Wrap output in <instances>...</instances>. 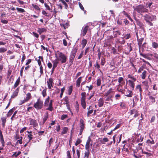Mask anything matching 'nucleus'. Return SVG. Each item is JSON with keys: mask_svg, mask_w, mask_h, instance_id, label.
Masks as SVG:
<instances>
[{"mask_svg": "<svg viewBox=\"0 0 158 158\" xmlns=\"http://www.w3.org/2000/svg\"><path fill=\"white\" fill-rule=\"evenodd\" d=\"M143 84L144 85V86H146V87L147 88H148V82L147 81H145L143 82Z\"/></svg>", "mask_w": 158, "mask_h": 158, "instance_id": "57", "label": "nucleus"}, {"mask_svg": "<svg viewBox=\"0 0 158 158\" xmlns=\"http://www.w3.org/2000/svg\"><path fill=\"white\" fill-rule=\"evenodd\" d=\"M81 152L80 150L77 149L76 150V152L78 158H79L80 157V153Z\"/></svg>", "mask_w": 158, "mask_h": 158, "instance_id": "64", "label": "nucleus"}, {"mask_svg": "<svg viewBox=\"0 0 158 158\" xmlns=\"http://www.w3.org/2000/svg\"><path fill=\"white\" fill-rule=\"evenodd\" d=\"M65 88L64 87L62 88L61 89V93L60 95V97L61 98L62 97V95L63 94V93L65 90Z\"/></svg>", "mask_w": 158, "mask_h": 158, "instance_id": "50", "label": "nucleus"}, {"mask_svg": "<svg viewBox=\"0 0 158 158\" xmlns=\"http://www.w3.org/2000/svg\"><path fill=\"white\" fill-rule=\"evenodd\" d=\"M104 102V100H103V99L102 98H100L98 102V106L99 107H101L103 105V103Z\"/></svg>", "mask_w": 158, "mask_h": 158, "instance_id": "17", "label": "nucleus"}, {"mask_svg": "<svg viewBox=\"0 0 158 158\" xmlns=\"http://www.w3.org/2000/svg\"><path fill=\"white\" fill-rule=\"evenodd\" d=\"M81 104L84 109H85L86 106L85 99L81 100Z\"/></svg>", "mask_w": 158, "mask_h": 158, "instance_id": "20", "label": "nucleus"}, {"mask_svg": "<svg viewBox=\"0 0 158 158\" xmlns=\"http://www.w3.org/2000/svg\"><path fill=\"white\" fill-rule=\"evenodd\" d=\"M80 130L83 131L85 128V124L83 120L82 119L80 120Z\"/></svg>", "mask_w": 158, "mask_h": 158, "instance_id": "12", "label": "nucleus"}, {"mask_svg": "<svg viewBox=\"0 0 158 158\" xmlns=\"http://www.w3.org/2000/svg\"><path fill=\"white\" fill-rule=\"evenodd\" d=\"M82 78V77H80L76 80V85L77 87H79L80 86Z\"/></svg>", "mask_w": 158, "mask_h": 158, "instance_id": "14", "label": "nucleus"}, {"mask_svg": "<svg viewBox=\"0 0 158 158\" xmlns=\"http://www.w3.org/2000/svg\"><path fill=\"white\" fill-rule=\"evenodd\" d=\"M73 91V86L72 85L70 86L68 90V94L69 95H71Z\"/></svg>", "mask_w": 158, "mask_h": 158, "instance_id": "37", "label": "nucleus"}, {"mask_svg": "<svg viewBox=\"0 0 158 158\" xmlns=\"http://www.w3.org/2000/svg\"><path fill=\"white\" fill-rule=\"evenodd\" d=\"M113 34L114 36V37L115 38L117 37L118 36L120 35L121 32L119 31L118 30H114L113 31Z\"/></svg>", "mask_w": 158, "mask_h": 158, "instance_id": "18", "label": "nucleus"}, {"mask_svg": "<svg viewBox=\"0 0 158 158\" xmlns=\"http://www.w3.org/2000/svg\"><path fill=\"white\" fill-rule=\"evenodd\" d=\"M128 77L129 78H131L132 79L133 81H136V78H135L134 77L132 76L131 75L129 74L128 75Z\"/></svg>", "mask_w": 158, "mask_h": 158, "instance_id": "46", "label": "nucleus"}, {"mask_svg": "<svg viewBox=\"0 0 158 158\" xmlns=\"http://www.w3.org/2000/svg\"><path fill=\"white\" fill-rule=\"evenodd\" d=\"M19 91V88H17L14 92L13 94L11 96V98H14L17 96Z\"/></svg>", "mask_w": 158, "mask_h": 158, "instance_id": "13", "label": "nucleus"}, {"mask_svg": "<svg viewBox=\"0 0 158 158\" xmlns=\"http://www.w3.org/2000/svg\"><path fill=\"white\" fill-rule=\"evenodd\" d=\"M93 110L92 109L88 110L87 114V116L88 117H89V114L92 113L93 112Z\"/></svg>", "mask_w": 158, "mask_h": 158, "instance_id": "55", "label": "nucleus"}, {"mask_svg": "<svg viewBox=\"0 0 158 158\" xmlns=\"http://www.w3.org/2000/svg\"><path fill=\"white\" fill-rule=\"evenodd\" d=\"M105 63H106V61H105V59L102 58L101 59V64L103 66L105 64Z\"/></svg>", "mask_w": 158, "mask_h": 158, "instance_id": "56", "label": "nucleus"}, {"mask_svg": "<svg viewBox=\"0 0 158 158\" xmlns=\"http://www.w3.org/2000/svg\"><path fill=\"white\" fill-rule=\"evenodd\" d=\"M149 98L151 100V101L152 103H154L155 102V99L154 97L152 96H150L149 97Z\"/></svg>", "mask_w": 158, "mask_h": 158, "instance_id": "42", "label": "nucleus"}, {"mask_svg": "<svg viewBox=\"0 0 158 158\" xmlns=\"http://www.w3.org/2000/svg\"><path fill=\"white\" fill-rule=\"evenodd\" d=\"M16 9L17 11L20 13H23L25 12V10L23 8L17 7Z\"/></svg>", "mask_w": 158, "mask_h": 158, "instance_id": "43", "label": "nucleus"}, {"mask_svg": "<svg viewBox=\"0 0 158 158\" xmlns=\"http://www.w3.org/2000/svg\"><path fill=\"white\" fill-rule=\"evenodd\" d=\"M49 97H48L45 100L44 102V106H48V104H49Z\"/></svg>", "mask_w": 158, "mask_h": 158, "instance_id": "35", "label": "nucleus"}, {"mask_svg": "<svg viewBox=\"0 0 158 158\" xmlns=\"http://www.w3.org/2000/svg\"><path fill=\"white\" fill-rule=\"evenodd\" d=\"M94 66L96 68H97L98 69H99L100 68V65L97 62H96V63L94 65Z\"/></svg>", "mask_w": 158, "mask_h": 158, "instance_id": "60", "label": "nucleus"}, {"mask_svg": "<svg viewBox=\"0 0 158 158\" xmlns=\"http://www.w3.org/2000/svg\"><path fill=\"white\" fill-rule=\"evenodd\" d=\"M0 140L1 143L2 144V146L3 147L4 146L5 142L3 139V135L2 134V132L0 130Z\"/></svg>", "mask_w": 158, "mask_h": 158, "instance_id": "11", "label": "nucleus"}, {"mask_svg": "<svg viewBox=\"0 0 158 158\" xmlns=\"http://www.w3.org/2000/svg\"><path fill=\"white\" fill-rule=\"evenodd\" d=\"M125 95L128 97H131L133 95V93L131 91L128 90Z\"/></svg>", "mask_w": 158, "mask_h": 158, "instance_id": "23", "label": "nucleus"}, {"mask_svg": "<svg viewBox=\"0 0 158 158\" xmlns=\"http://www.w3.org/2000/svg\"><path fill=\"white\" fill-rule=\"evenodd\" d=\"M121 126V124L120 123V124H118L115 127L114 129H113V131H114L116 129L119 128Z\"/></svg>", "mask_w": 158, "mask_h": 158, "instance_id": "58", "label": "nucleus"}, {"mask_svg": "<svg viewBox=\"0 0 158 158\" xmlns=\"http://www.w3.org/2000/svg\"><path fill=\"white\" fill-rule=\"evenodd\" d=\"M15 107H14L10 110H9L7 114H6V116L7 117H10L13 113L14 111L15 110Z\"/></svg>", "mask_w": 158, "mask_h": 158, "instance_id": "15", "label": "nucleus"}, {"mask_svg": "<svg viewBox=\"0 0 158 158\" xmlns=\"http://www.w3.org/2000/svg\"><path fill=\"white\" fill-rule=\"evenodd\" d=\"M146 71H144L142 73L141 75V77L143 79H145L146 77Z\"/></svg>", "mask_w": 158, "mask_h": 158, "instance_id": "45", "label": "nucleus"}, {"mask_svg": "<svg viewBox=\"0 0 158 158\" xmlns=\"http://www.w3.org/2000/svg\"><path fill=\"white\" fill-rule=\"evenodd\" d=\"M113 89L112 88H110L109 90L105 93V95L106 96H108L109 95L111 94L113 91Z\"/></svg>", "mask_w": 158, "mask_h": 158, "instance_id": "25", "label": "nucleus"}, {"mask_svg": "<svg viewBox=\"0 0 158 158\" xmlns=\"http://www.w3.org/2000/svg\"><path fill=\"white\" fill-rule=\"evenodd\" d=\"M143 40V38H141L138 40V44L139 45H141Z\"/></svg>", "mask_w": 158, "mask_h": 158, "instance_id": "59", "label": "nucleus"}, {"mask_svg": "<svg viewBox=\"0 0 158 158\" xmlns=\"http://www.w3.org/2000/svg\"><path fill=\"white\" fill-rule=\"evenodd\" d=\"M30 125H32L34 127H36L38 126V124L36 120L31 119L30 120Z\"/></svg>", "mask_w": 158, "mask_h": 158, "instance_id": "10", "label": "nucleus"}, {"mask_svg": "<svg viewBox=\"0 0 158 158\" xmlns=\"http://www.w3.org/2000/svg\"><path fill=\"white\" fill-rule=\"evenodd\" d=\"M32 6L35 9L39 10H40V9L38 5L36 4H32Z\"/></svg>", "mask_w": 158, "mask_h": 158, "instance_id": "44", "label": "nucleus"}, {"mask_svg": "<svg viewBox=\"0 0 158 158\" xmlns=\"http://www.w3.org/2000/svg\"><path fill=\"white\" fill-rule=\"evenodd\" d=\"M64 104H67L69 103V98L68 97L66 96L64 98Z\"/></svg>", "mask_w": 158, "mask_h": 158, "instance_id": "39", "label": "nucleus"}, {"mask_svg": "<svg viewBox=\"0 0 158 158\" xmlns=\"http://www.w3.org/2000/svg\"><path fill=\"white\" fill-rule=\"evenodd\" d=\"M52 63L53 64V67L54 68H56L57 66L58 62L56 60L52 61Z\"/></svg>", "mask_w": 158, "mask_h": 158, "instance_id": "36", "label": "nucleus"}, {"mask_svg": "<svg viewBox=\"0 0 158 158\" xmlns=\"http://www.w3.org/2000/svg\"><path fill=\"white\" fill-rule=\"evenodd\" d=\"M53 80L52 78H50L47 81V83L49 89H51L52 87H53L52 84H53Z\"/></svg>", "mask_w": 158, "mask_h": 158, "instance_id": "8", "label": "nucleus"}, {"mask_svg": "<svg viewBox=\"0 0 158 158\" xmlns=\"http://www.w3.org/2000/svg\"><path fill=\"white\" fill-rule=\"evenodd\" d=\"M133 81L129 80H128V85L133 89L135 87V83Z\"/></svg>", "mask_w": 158, "mask_h": 158, "instance_id": "19", "label": "nucleus"}, {"mask_svg": "<svg viewBox=\"0 0 158 158\" xmlns=\"http://www.w3.org/2000/svg\"><path fill=\"white\" fill-rule=\"evenodd\" d=\"M48 107L46 109L47 110H49L50 111H52L53 110V108L52 106V104L49 103L48 104Z\"/></svg>", "mask_w": 158, "mask_h": 158, "instance_id": "32", "label": "nucleus"}, {"mask_svg": "<svg viewBox=\"0 0 158 158\" xmlns=\"http://www.w3.org/2000/svg\"><path fill=\"white\" fill-rule=\"evenodd\" d=\"M144 17L146 21L148 22H150L156 19V16L150 13L145 14Z\"/></svg>", "mask_w": 158, "mask_h": 158, "instance_id": "3", "label": "nucleus"}, {"mask_svg": "<svg viewBox=\"0 0 158 158\" xmlns=\"http://www.w3.org/2000/svg\"><path fill=\"white\" fill-rule=\"evenodd\" d=\"M48 118V112H46L45 114L44 115V118H43L42 123L44 124L47 119Z\"/></svg>", "mask_w": 158, "mask_h": 158, "instance_id": "21", "label": "nucleus"}, {"mask_svg": "<svg viewBox=\"0 0 158 158\" xmlns=\"http://www.w3.org/2000/svg\"><path fill=\"white\" fill-rule=\"evenodd\" d=\"M68 117V115L66 114H63L61 116V119L64 120Z\"/></svg>", "mask_w": 158, "mask_h": 158, "instance_id": "54", "label": "nucleus"}, {"mask_svg": "<svg viewBox=\"0 0 158 158\" xmlns=\"http://www.w3.org/2000/svg\"><path fill=\"white\" fill-rule=\"evenodd\" d=\"M1 119L2 120V126L3 127H4L5 126V124L6 121V117H2L1 118Z\"/></svg>", "mask_w": 158, "mask_h": 158, "instance_id": "22", "label": "nucleus"}, {"mask_svg": "<svg viewBox=\"0 0 158 158\" xmlns=\"http://www.w3.org/2000/svg\"><path fill=\"white\" fill-rule=\"evenodd\" d=\"M55 55L56 57L57 58L61 63H66L67 59V57L65 54L61 52L57 51L55 54Z\"/></svg>", "mask_w": 158, "mask_h": 158, "instance_id": "1", "label": "nucleus"}, {"mask_svg": "<svg viewBox=\"0 0 158 158\" xmlns=\"http://www.w3.org/2000/svg\"><path fill=\"white\" fill-rule=\"evenodd\" d=\"M131 37V35L130 34H127L125 35L123 37L125 38V39L127 40L129 39Z\"/></svg>", "mask_w": 158, "mask_h": 158, "instance_id": "48", "label": "nucleus"}, {"mask_svg": "<svg viewBox=\"0 0 158 158\" xmlns=\"http://www.w3.org/2000/svg\"><path fill=\"white\" fill-rule=\"evenodd\" d=\"M32 136L33 135L32 134H29L28 135L27 137L29 139V142L30 140H31L32 139Z\"/></svg>", "mask_w": 158, "mask_h": 158, "instance_id": "63", "label": "nucleus"}, {"mask_svg": "<svg viewBox=\"0 0 158 158\" xmlns=\"http://www.w3.org/2000/svg\"><path fill=\"white\" fill-rule=\"evenodd\" d=\"M75 109L77 113L78 112L79 109V105L78 103V102H77V105L75 106Z\"/></svg>", "mask_w": 158, "mask_h": 158, "instance_id": "51", "label": "nucleus"}, {"mask_svg": "<svg viewBox=\"0 0 158 158\" xmlns=\"http://www.w3.org/2000/svg\"><path fill=\"white\" fill-rule=\"evenodd\" d=\"M89 28V26H84L81 30V36H84L86 35L88 30Z\"/></svg>", "mask_w": 158, "mask_h": 158, "instance_id": "7", "label": "nucleus"}, {"mask_svg": "<svg viewBox=\"0 0 158 158\" xmlns=\"http://www.w3.org/2000/svg\"><path fill=\"white\" fill-rule=\"evenodd\" d=\"M81 142V140L79 138L77 139L76 141V142L75 143V145L77 146L78 144L80 143Z\"/></svg>", "mask_w": 158, "mask_h": 158, "instance_id": "52", "label": "nucleus"}, {"mask_svg": "<svg viewBox=\"0 0 158 158\" xmlns=\"http://www.w3.org/2000/svg\"><path fill=\"white\" fill-rule=\"evenodd\" d=\"M31 97V94L29 93H27L26 94V97L24 98L27 102Z\"/></svg>", "mask_w": 158, "mask_h": 158, "instance_id": "30", "label": "nucleus"}, {"mask_svg": "<svg viewBox=\"0 0 158 158\" xmlns=\"http://www.w3.org/2000/svg\"><path fill=\"white\" fill-rule=\"evenodd\" d=\"M7 50L6 48H0V53L4 52L6 51Z\"/></svg>", "mask_w": 158, "mask_h": 158, "instance_id": "49", "label": "nucleus"}, {"mask_svg": "<svg viewBox=\"0 0 158 158\" xmlns=\"http://www.w3.org/2000/svg\"><path fill=\"white\" fill-rule=\"evenodd\" d=\"M19 81L20 80L19 79H17L13 87V88L14 89L16 87H17V86L19 85Z\"/></svg>", "mask_w": 158, "mask_h": 158, "instance_id": "38", "label": "nucleus"}, {"mask_svg": "<svg viewBox=\"0 0 158 158\" xmlns=\"http://www.w3.org/2000/svg\"><path fill=\"white\" fill-rule=\"evenodd\" d=\"M107 97L106 98V99H105V103H109V102H108V101H109L110 100H111V101H112L113 100H112V99H111V97H108V96H107Z\"/></svg>", "mask_w": 158, "mask_h": 158, "instance_id": "40", "label": "nucleus"}, {"mask_svg": "<svg viewBox=\"0 0 158 158\" xmlns=\"http://www.w3.org/2000/svg\"><path fill=\"white\" fill-rule=\"evenodd\" d=\"M121 97V96L119 94H117L115 95V98L116 100H119Z\"/></svg>", "mask_w": 158, "mask_h": 158, "instance_id": "62", "label": "nucleus"}, {"mask_svg": "<svg viewBox=\"0 0 158 158\" xmlns=\"http://www.w3.org/2000/svg\"><path fill=\"white\" fill-rule=\"evenodd\" d=\"M151 139H148L147 140V143L148 144H153L155 143V142L153 139L151 138Z\"/></svg>", "mask_w": 158, "mask_h": 158, "instance_id": "29", "label": "nucleus"}, {"mask_svg": "<svg viewBox=\"0 0 158 158\" xmlns=\"http://www.w3.org/2000/svg\"><path fill=\"white\" fill-rule=\"evenodd\" d=\"M90 154L89 150H86L84 153V158H88Z\"/></svg>", "mask_w": 158, "mask_h": 158, "instance_id": "28", "label": "nucleus"}, {"mask_svg": "<svg viewBox=\"0 0 158 158\" xmlns=\"http://www.w3.org/2000/svg\"><path fill=\"white\" fill-rule=\"evenodd\" d=\"M91 140L89 137L87 141L85 146V149L86 150H89L90 148V143Z\"/></svg>", "mask_w": 158, "mask_h": 158, "instance_id": "9", "label": "nucleus"}, {"mask_svg": "<svg viewBox=\"0 0 158 158\" xmlns=\"http://www.w3.org/2000/svg\"><path fill=\"white\" fill-rule=\"evenodd\" d=\"M127 48L128 49L129 52H130L131 51V47L130 44H127Z\"/></svg>", "mask_w": 158, "mask_h": 158, "instance_id": "61", "label": "nucleus"}, {"mask_svg": "<svg viewBox=\"0 0 158 158\" xmlns=\"http://www.w3.org/2000/svg\"><path fill=\"white\" fill-rule=\"evenodd\" d=\"M138 138L137 139V141L138 142H141L143 141V137L142 136H140V138H139V136H138Z\"/></svg>", "mask_w": 158, "mask_h": 158, "instance_id": "53", "label": "nucleus"}, {"mask_svg": "<svg viewBox=\"0 0 158 158\" xmlns=\"http://www.w3.org/2000/svg\"><path fill=\"white\" fill-rule=\"evenodd\" d=\"M47 29L44 28H38L37 32L39 33L40 34H41L42 33L46 31Z\"/></svg>", "mask_w": 158, "mask_h": 158, "instance_id": "16", "label": "nucleus"}, {"mask_svg": "<svg viewBox=\"0 0 158 158\" xmlns=\"http://www.w3.org/2000/svg\"><path fill=\"white\" fill-rule=\"evenodd\" d=\"M134 10L137 11L138 13L141 14L142 13H147L148 10L145 8L143 6L140 5L136 6H133Z\"/></svg>", "mask_w": 158, "mask_h": 158, "instance_id": "2", "label": "nucleus"}, {"mask_svg": "<svg viewBox=\"0 0 158 158\" xmlns=\"http://www.w3.org/2000/svg\"><path fill=\"white\" fill-rule=\"evenodd\" d=\"M21 153V152L19 151H18L17 152H14V154L12 155V157H13L15 156V157H17Z\"/></svg>", "mask_w": 158, "mask_h": 158, "instance_id": "27", "label": "nucleus"}, {"mask_svg": "<svg viewBox=\"0 0 158 158\" xmlns=\"http://www.w3.org/2000/svg\"><path fill=\"white\" fill-rule=\"evenodd\" d=\"M108 141V139L107 138H104L100 140L101 143L103 144L105 143V142Z\"/></svg>", "mask_w": 158, "mask_h": 158, "instance_id": "24", "label": "nucleus"}, {"mask_svg": "<svg viewBox=\"0 0 158 158\" xmlns=\"http://www.w3.org/2000/svg\"><path fill=\"white\" fill-rule=\"evenodd\" d=\"M87 43V41L85 39H83L81 41V45L82 46V48H83L85 46Z\"/></svg>", "mask_w": 158, "mask_h": 158, "instance_id": "26", "label": "nucleus"}, {"mask_svg": "<svg viewBox=\"0 0 158 158\" xmlns=\"http://www.w3.org/2000/svg\"><path fill=\"white\" fill-rule=\"evenodd\" d=\"M44 5L47 10H51V12H53V11L51 9L47 3H45Z\"/></svg>", "mask_w": 158, "mask_h": 158, "instance_id": "33", "label": "nucleus"}, {"mask_svg": "<svg viewBox=\"0 0 158 158\" xmlns=\"http://www.w3.org/2000/svg\"><path fill=\"white\" fill-rule=\"evenodd\" d=\"M34 106L37 110L41 109L43 106V102L39 99L37 100V102L34 104Z\"/></svg>", "mask_w": 158, "mask_h": 158, "instance_id": "4", "label": "nucleus"}, {"mask_svg": "<svg viewBox=\"0 0 158 158\" xmlns=\"http://www.w3.org/2000/svg\"><path fill=\"white\" fill-rule=\"evenodd\" d=\"M77 50H74L72 51L69 56V62L71 63V64H72L74 59L76 56Z\"/></svg>", "mask_w": 158, "mask_h": 158, "instance_id": "5", "label": "nucleus"}, {"mask_svg": "<svg viewBox=\"0 0 158 158\" xmlns=\"http://www.w3.org/2000/svg\"><path fill=\"white\" fill-rule=\"evenodd\" d=\"M152 46L154 48H156L158 47V44L156 42H153L152 43Z\"/></svg>", "mask_w": 158, "mask_h": 158, "instance_id": "34", "label": "nucleus"}, {"mask_svg": "<svg viewBox=\"0 0 158 158\" xmlns=\"http://www.w3.org/2000/svg\"><path fill=\"white\" fill-rule=\"evenodd\" d=\"M68 130V128L66 127H64L63 129V131L61 132V135H64L67 133Z\"/></svg>", "mask_w": 158, "mask_h": 158, "instance_id": "31", "label": "nucleus"}, {"mask_svg": "<svg viewBox=\"0 0 158 158\" xmlns=\"http://www.w3.org/2000/svg\"><path fill=\"white\" fill-rule=\"evenodd\" d=\"M81 100L85 99L86 93L85 92H82L81 94Z\"/></svg>", "mask_w": 158, "mask_h": 158, "instance_id": "41", "label": "nucleus"}, {"mask_svg": "<svg viewBox=\"0 0 158 158\" xmlns=\"http://www.w3.org/2000/svg\"><path fill=\"white\" fill-rule=\"evenodd\" d=\"M130 115H134V118H136L139 115V111L136 109H133L130 111Z\"/></svg>", "mask_w": 158, "mask_h": 158, "instance_id": "6", "label": "nucleus"}, {"mask_svg": "<svg viewBox=\"0 0 158 158\" xmlns=\"http://www.w3.org/2000/svg\"><path fill=\"white\" fill-rule=\"evenodd\" d=\"M101 83V80L99 78L98 79L97 81V85L98 86H99L100 85Z\"/></svg>", "mask_w": 158, "mask_h": 158, "instance_id": "47", "label": "nucleus"}]
</instances>
